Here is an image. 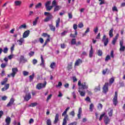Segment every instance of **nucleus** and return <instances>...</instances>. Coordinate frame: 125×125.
<instances>
[{
  "label": "nucleus",
  "instance_id": "nucleus-1",
  "mask_svg": "<svg viewBox=\"0 0 125 125\" xmlns=\"http://www.w3.org/2000/svg\"><path fill=\"white\" fill-rule=\"evenodd\" d=\"M70 109V107H68L65 111L62 113V117H64L63 119V122L62 125H67V120H68V116L67 115V112L68 110Z\"/></svg>",
  "mask_w": 125,
  "mask_h": 125
},
{
  "label": "nucleus",
  "instance_id": "nucleus-2",
  "mask_svg": "<svg viewBox=\"0 0 125 125\" xmlns=\"http://www.w3.org/2000/svg\"><path fill=\"white\" fill-rule=\"evenodd\" d=\"M52 5H53V7L54 8V12H57V11H59L60 9H61V6L57 5V2L56 0H53L52 2Z\"/></svg>",
  "mask_w": 125,
  "mask_h": 125
},
{
  "label": "nucleus",
  "instance_id": "nucleus-3",
  "mask_svg": "<svg viewBox=\"0 0 125 125\" xmlns=\"http://www.w3.org/2000/svg\"><path fill=\"white\" fill-rule=\"evenodd\" d=\"M44 15L47 16L44 20V22H48V21H50V20L53 19V16L51 13L45 12L44 13Z\"/></svg>",
  "mask_w": 125,
  "mask_h": 125
},
{
  "label": "nucleus",
  "instance_id": "nucleus-4",
  "mask_svg": "<svg viewBox=\"0 0 125 125\" xmlns=\"http://www.w3.org/2000/svg\"><path fill=\"white\" fill-rule=\"evenodd\" d=\"M50 4H51V1L50 0L47 1L45 3V7L47 11H50L53 8V5H50Z\"/></svg>",
  "mask_w": 125,
  "mask_h": 125
},
{
  "label": "nucleus",
  "instance_id": "nucleus-5",
  "mask_svg": "<svg viewBox=\"0 0 125 125\" xmlns=\"http://www.w3.org/2000/svg\"><path fill=\"white\" fill-rule=\"evenodd\" d=\"M78 85L81 88V89H87L88 86L86 85L85 83H82L81 80L78 81Z\"/></svg>",
  "mask_w": 125,
  "mask_h": 125
},
{
  "label": "nucleus",
  "instance_id": "nucleus-6",
  "mask_svg": "<svg viewBox=\"0 0 125 125\" xmlns=\"http://www.w3.org/2000/svg\"><path fill=\"white\" fill-rule=\"evenodd\" d=\"M46 83H47L46 81H44V83H39L36 85V88L37 89H38L39 90L42 89V88H44L45 86H46Z\"/></svg>",
  "mask_w": 125,
  "mask_h": 125
},
{
  "label": "nucleus",
  "instance_id": "nucleus-7",
  "mask_svg": "<svg viewBox=\"0 0 125 125\" xmlns=\"http://www.w3.org/2000/svg\"><path fill=\"white\" fill-rule=\"evenodd\" d=\"M12 73L7 75L8 78H10V77L14 78V77H15V75H16V74H17V72H18V69L17 68H13L12 69Z\"/></svg>",
  "mask_w": 125,
  "mask_h": 125
},
{
  "label": "nucleus",
  "instance_id": "nucleus-8",
  "mask_svg": "<svg viewBox=\"0 0 125 125\" xmlns=\"http://www.w3.org/2000/svg\"><path fill=\"white\" fill-rule=\"evenodd\" d=\"M102 42L104 43V46H107L109 43V38H107L106 35H104L102 39Z\"/></svg>",
  "mask_w": 125,
  "mask_h": 125
},
{
  "label": "nucleus",
  "instance_id": "nucleus-9",
  "mask_svg": "<svg viewBox=\"0 0 125 125\" xmlns=\"http://www.w3.org/2000/svg\"><path fill=\"white\" fill-rule=\"evenodd\" d=\"M113 102L115 106H117V104H118V92L117 91L115 92L114 97L113 99Z\"/></svg>",
  "mask_w": 125,
  "mask_h": 125
},
{
  "label": "nucleus",
  "instance_id": "nucleus-10",
  "mask_svg": "<svg viewBox=\"0 0 125 125\" xmlns=\"http://www.w3.org/2000/svg\"><path fill=\"white\" fill-rule=\"evenodd\" d=\"M108 88H109V83H105L103 88L104 93H107V92H108Z\"/></svg>",
  "mask_w": 125,
  "mask_h": 125
},
{
  "label": "nucleus",
  "instance_id": "nucleus-11",
  "mask_svg": "<svg viewBox=\"0 0 125 125\" xmlns=\"http://www.w3.org/2000/svg\"><path fill=\"white\" fill-rule=\"evenodd\" d=\"M120 51H125V46H124V41H120Z\"/></svg>",
  "mask_w": 125,
  "mask_h": 125
},
{
  "label": "nucleus",
  "instance_id": "nucleus-12",
  "mask_svg": "<svg viewBox=\"0 0 125 125\" xmlns=\"http://www.w3.org/2000/svg\"><path fill=\"white\" fill-rule=\"evenodd\" d=\"M104 122L105 125H109V124H110V119H109V117H108L107 116H105L104 117Z\"/></svg>",
  "mask_w": 125,
  "mask_h": 125
},
{
  "label": "nucleus",
  "instance_id": "nucleus-13",
  "mask_svg": "<svg viewBox=\"0 0 125 125\" xmlns=\"http://www.w3.org/2000/svg\"><path fill=\"white\" fill-rule=\"evenodd\" d=\"M14 101H15V100L13 98H11L9 102L7 104V107H10L11 106H12L13 105V104L14 103Z\"/></svg>",
  "mask_w": 125,
  "mask_h": 125
},
{
  "label": "nucleus",
  "instance_id": "nucleus-14",
  "mask_svg": "<svg viewBox=\"0 0 125 125\" xmlns=\"http://www.w3.org/2000/svg\"><path fill=\"white\" fill-rule=\"evenodd\" d=\"M59 121V114L57 113L56 114L55 117V120L54 121L53 124L54 125H56Z\"/></svg>",
  "mask_w": 125,
  "mask_h": 125
},
{
  "label": "nucleus",
  "instance_id": "nucleus-15",
  "mask_svg": "<svg viewBox=\"0 0 125 125\" xmlns=\"http://www.w3.org/2000/svg\"><path fill=\"white\" fill-rule=\"evenodd\" d=\"M31 98H32V96H31V94L29 93L25 95V97H24V100H25V101H29Z\"/></svg>",
  "mask_w": 125,
  "mask_h": 125
},
{
  "label": "nucleus",
  "instance_id": "nucleus-16",
  "mask_svg": "<svg viewBox=\"0 0 125 125\" xmlns=\"http://www.w3.org/2000/svg\"><path fill=\"white\" fill-rule=\"evenodd\" d=\"M82 63H83V60L81 59H78L76 61L74 66H75V67L77 66H80V64H82Z\"/></svg>",
  "mask_w": 125,
  "mask_h": 125
},
{
  "label": "nucleus",
  "instance_id": "nucleus-17",
  "mask_svg": "<svg viewBox=\"0 0 125 125\" xmlns=\"http://www.w3.org/2000/svg\"><path fill=\"white\" fill-rule=\"evenodd\" d=\"M29 35H30V31L27 30L23 33V34L22 35V38L23 39L28 38V37H29Z\"/></svg>",
  "mask_w": 125,
  "mask_h": 125
},
{
  "label": "nucleus",
  "instance_id": "nucleus-18",
  "mask_svg": "<svg viewBox=\"0 0 125 125\" xmlns=\"http://www.w3.org/2000/svg\"><path fill=\"white\" fill-rule=\"evenodd\" d=\"M78 92H79L81 96H82V97L85 96V91L81 90V87H79Z\"/></svg>",
  "mask_w": 125,
  "mask_h": 125
},
{
  "label": "nucleus",
  "instance_id": "nucleus-19",
  "mask_svg": "<svg viewBox=\"0 0 125 125\" xmlns=\"http://www.w3.org/2000/svg\"><path fill=\"white\" fill-rule=\"evenodd\" d=\"M10 84L9 83H7L5 85L4 87L1 88V91H5V90H7L8 88H9Z\"/></svg>",
  "mask_w": 125,
  "mask_h": 125
},
{
  "label": "nucleus",
  "instance_id": "nucleus-20",
  "mask_svg": "<svg viewBox=\"0 0 125 125\" xmlns=\"http://www.w3.org/2000/svg\"><path fill=\"white\" fill-rule=\"evenodd\" d=\"M15 6H20L22 4V1L20 0H16L14 1Z\"/></svg>",
  "mask_w": 125,
  "mask_h": 125
},
{
  "label": "nucleus",
  "instance_id": "nucleus-21",
  "mask_svg": "<svg viewBox=\"0 0 125 125\" xmlns=\"http://www.w3.org/2000/svg\"><path fill=\"white\" fill-rule=\"evenodd\" d=\"M93 55V48H92V46H91V48L89 53V57H90V58H91Z\"/></svg>",
  "mask_w": 125,
  "mask_h": 125
},
{
  "label": "nucleus",
  "instance_id": "nucleus-22",
  "mask_svg": "<svg viewBox=\"0 0 125 125\" xmlns=\"http://www.w3.org/2000/svg\"><path fill=\"white\" fill-rule=\"evenodd\" d=\"M24 38H21L17 41V42H18L19 45H22V44H23V42H24Z\"/></svg>",
  "mask_w": 125,
  "mask_h": 125
},
{
  "label": "nucleus",
  "instance_id": "nucleus-23",
  "mask_svg": "<svg viewBox=\"0 0 125 125\" xmlns=\"http://www.w3.org/2000/svg\"><path fill=\"white\" fill-rule=\"evenodd\" d=\"M67 69L69 71V70H72L73 69V62H71L68 64L67 66Z\"/></svg>",
  "mask_w": 125,
  "mask_h": 125
},
{
  "label": "nucleus",
  "instance_id": "nucleus-24",
  "mask_svg": "<svg viewBox=\"0 0 125 125\" xmlns=\"http://www.w3.org/2000/svg\"><path fill=\"white\" fill-rule=\"evenodd\" d=\"M49 27L50 29L52 31V32H55V26L54 25H53V24H49Z\"/></svg>",
  "mask_w": 125,
  "mask_h": 125
},
{
  "label": "nucleus",
  "instance_id": "nucleus-25",
  "mask_svg": "<svg viewBox=\"0 0 125 125\" xmlns=\"http://www.w3.org/2000/svg\"><path fill=\"white\" fill-rule=\"evenodd\" d=\"M82 107H80L79 108L78 114L77 115V117L79 119H81V115H82Z\"/></svg>",
  "mask_w": 125,
  "mask_h": 125
},
{
  "label": "nucleus",
  "instance_id": "nucleus-26",
  "mask_svg": "<svg viewBox=\"0 0 125 125\" xmlns=\"http://www.w3.org/2000/svg\"><path fill=\"white\" fill-rule=\"evenodd\" d=\"M114 32V29L111 28V30H109V36L110 38H113L114 37V34H113Z\"/></svg>",
  "mask_w": 125,
  "mask_h": 125
},
{
  "label": "nucleus",
  "instance_id": "nucleus-27",
  "mask_svg": "<svg viewBox=\"0 0 125 125\" xmlns=\"http://www.w3.org/2000/svg\"><path fill=\"white\" fill-rule=\"evenodd\" d=\"M60 24V18H58L56 21V28H58L59 27V24Z\"/></svg>",
  "mask_w": 125,
  "mask_h": 125
},
{
  "label": "nucleus",
  "instance_id": "nucleus-28",
  "mask_svg": "<svg viewBox=\"0 0 125 125\" xmlns=\"http://www.w3.org/2000/svg\"><path fill=\"white\" fill-rule=\"evenodd\" d=\"M41 63H40V66H42V67L44 66V60H43V57H42V55H41Z\"/></svg>",
  "mask_w": 125,
  "mask_h": 125
},
{
  "label": "nucleus",
  "instance_id": "nucleus-29",
  "mask_svg": "<svg viewBox=\"0 0 125 125\" xmlns=\"http://www.w3.org/2000/svg\"><path fill=\"white\" fill-rule=\"evenodd\" d=\"M20 59L21 62H27V59H25L24 56H21L20 57Z\"/></svg>",
  "mask_w": 125,
  "mask_h": 125
},
{
  "label": "nucleus",
  "instance_id": "nucleus-30",
  "mask_svg": "<svg viewBox=\"0 0 125 125\" xmlns=\"http://www.w3.org/2000/svg\"><path fill=\"white\" fill-rule=\"evenodd\" d=\"M55 67H56V63L54 62H52L50 65V68H51V69H54Z\"/></svg>",
  "mask_w": 125,
  "mask_h": 125
},
{
  "label": "nucleus",
  "instance_id": "nucleus-31",
  "mask_svg": "<svg viewBox=\"0 0 125 125\" xmlns=\"http://www.w3.org/2000/svg\"><path fill=\"white\" fill-rule=\"evenodd\" d=\"M8 81V79L7 78H5L4 80L1 82V85H3L6 84V83H7V81Z\"/></svg>",
  "mask_w": 125,
  "mask_h": 125
},
{
  "label": "nucleus",
  "instance_id": "nucleus-32",
  "mask_svg": "<svg viewBox=\"0 0 125 125\" xmlns=\"http://www.w3.org/2000/svg\"><path fill=\"white\" fill-rule=\"evenodd\" d=\"M77 41H76V39H72L71 41V45H74L76 44Z\"/></svg>",
  "mask_w": 125,
  "mask_h": 125
},
{
  "label": "nucleus",
  "instance_id": "nucleus-33",
  "mask_svg": "<svg viewBox=\"0 0 125 125\" xmlns=\"http://www.w3.org/2000/svg\"><path fill=\"white\" fill-rule=\"evenodd\" d=\"M27 28V25L26 24H23L19 26V29L21 30V29H26Z\"/></svg>",
  "mask_w": 125,
  "mask_h": 125
},
{
  "label": "nucleus",
  "instance_id": "nucleus-34",
  "mask_svg": "<svg viewBox=\"0 0 125 125\" xmlns=\"http://www.w3.org/2000/svg\"><path fill=\"white\" fill-rule=\"evenodd\" d=\"M93 108H94V105H93V104H91L89 105V110L90 112L93 111Z\"/></svg>",
  "mask_w": 125,
  "mask_h": 125
},
{
  "label": "nucleus",
  "instance_id": "nucleus-35",
  "mask_svg": "<svg viewBox=\"0 0 125 125\" xmlns=\"http://www.w3.org/2000/svg\"><path fill=\"white\" fill-rule=\"evenodd\" d=\"M34 78H35V73H33L32 75L29 76V81L32 82L34 80Z\"/></svg>",
  "mask_w": 125,
  "mask_h": 125
},
{
  "label": "nucleus",
  "instance_id": "nucleus-36",
  "mask_svg": "<svg viewBox=\"0 0 125 125\" xmlns=\"http://www.w3.org/2000/svg\"><path fill=\"white\" fill-rule=\"evenodd\" d=\"M97 54L98 56H102V55H103V52H102V50L100 49L98 50Z\"/></svg>",
  "mask_w": 125,
  "mask_h": 125
},
{
  "label": "nucleus",
  "instance_id": "nucleus-37",
  "mask_svg": "<svg viewBox=\"0 0 125 125\" xmlns=\"http://www.w3.org/2000/svg\"><path fill=\"white\" fill-rule=\"evenodd\" d=\"M100 89H101L100 85H99L98 86L95 88L94 91L96 92H97V91H100Z\"/></svg>",
  "mask_w": 125,
  "mask_h": 125
},
{
  "label": "nucleus",
  "instance_id": "nucleus-38",
  "mask_svg": "<svg viewBox=\"0 0 125 125\" xmlns=\"http://www.w3.org/2000/svg\"><path fill=\"white\" fill-rule=\"evenodd\" d=\"M39 17H37L35 21H33V26H36V25H37V23H38V21L39 20Z\"/></svg>",
  "mask_w": 125,
  "mask_h": 125
},
{
  "label": "nucleus",
  "instance_id": "nucleus-39",
  "mask_svg": "<svg viewBox=\"0 0 125 125\" xmlns=\"http://www.w3.org/2000/svg\"><path fill=\"white\" fill-rule=\"evenodd\" d=\"M42 37H44V38H46V37L47 38H50V35L47 34V33H43L42 34Z\"/></svg>",
  "mask_w": 125,
  "mask_h": 125
},
{
  "label": "nucleus",
  "instance_id": "nucleus-40",
  "mask_svg": "<svg viewBox=\"0 0 125 125\" xmlns=\"http://www.w3.org/2000/svg\"><path fill=\"white\" fill-rule=\"evenodd\" d=\"M115 82V78L114 77H112L109 79V84H112Z\"/></svg>",
  "mask_w": 125,
  "mask_h": 125
},
{
  "label": "nucleus",
  "instance_id": "nucleus-41",
  "mask_svg": "<svg viewBox=\"0 0 125 125\" xmlns=\"http://www.w3.org/2000/svg\"><path fill=\"white\" fill-rule=\"evenodd\" d=\"M42 7V3H38L35 6V8H41Z\"/></svg>",
  "mask_w": 125,
  "mask_h": 125
},
{
  "label": "nucleus",
  "instance_id": "nucleus-42",
  "mask_svg": "<svg viewBox=\"0 0 125 125\" xmlns=\"http://www.w3.org/2000/svg\"><path fill=\"white\" fill-rule=\"evenodd\" d=\"M2 51L5 54L7 53V52H8V48L7 47L4 48L3 50H2Z\"/></svg>",
  "mask_w": 125,
  "mask_h": 125
},
{
  "label": "nucleus",
  "instance_id": "nucleus-43",
  "mask_svg": "<svg viewBox=\"0 0 125 125\" xmlns=\"http://www.w3.org/2000/svg\"><path fill=\"white\" fill-rule=\"evenodd\" d=\"M78 28L80 29H82V28H83V22H80L78 24Z\"/></svg>",
  "mask_w": 125,
  "mask_h": 125
},
{
  "label": "nucleus",
  "instance_id": "nucleus-44",
  "mask_svg": "<svg viewBox=\"0 0 125 125\" xmlns=\"http://www.w3.org/2000/svg\"><path fill=\"white\" fill-rule=\"evenodd\" d=\"M103 108V105L101 104H99L98 105V109L99 110H101Z\"/></svg>",
  "mask_w": 125,
  "mask_h": 125
},
{
  "label": "nucleus",
  "instance_id": "nucleus-45",
  "mask_svg": "<svg viewBox=\"0 0 125 125\" xmlns=\"http://www.w3.org/2000/svg\"><path fill=\"white\" fill-rule=\"evenodd\" d=\"M112 11H115L116 12H118L119 10H118V8L116 7V6H114L112 7Z\"/></svg>",
  "mask_w": 125,
  "mask_h": 125
},
{
  "label": "nucleus",
  "instance_id": "nucleus-46",
  "mask_svg": "<svg viewBox=\"0 0 125 125\" xmlns=\"http://www.w3.org/2000/svg\"><path fill=\"white\" fill-rule=\"evenodd\" d=\"M108 60H111V57H110L109 55L106 56V57H105V62L108 61Z\"/></svg>",
  "mask_w": 125,
  "mask_h": 125
},
{
  "label": "nucleus",
  "instance_id": "nucleus-47",
  "mask_svg": "<svg viewBox=\"0 0 125 125\" xmlns=\"http://www.w3.org/2000/svg\"><path fill=\"white\" fill-rule=\"evenodd\" d=\"M105 113H103V114L101 115L100 118H99V121H102V119H103V117H105Z\"/></svg>",
  "mask_w": 125,
  "mask_h": 125
},
{
  "label": "nucleus",
  "instance_id": "nucleus-48",
  "mask_svg": "<svg viewBox=\"0 0 125 125\" xmlns=\"http://www.w3.org/2000/svg\"><path fill=\"white\" fill-rule=\"evenodd\" d=\"M68 17L69 19H72V18H73V14H72V13H68Z\"/></svg>",
  "mask_w": 125,
  "mask_h": 125
},
{
  "label": "nucleus",
  "instance_id": "nucleus-49",
  "mask_svg": "<svg viewBox=\"0 0 125 125\" xmlns=\"http://www.w3.org/2000/svg\"><path fill=\"white\" fill-rule=\"evenodd\" d=\"M47 125H51V120L50 119H47L46 121Z\"/></svg>",
  "mask_w": 125,
  "mask_h": 125
},
{
  "label": "nucleus",
  "instance_id": "nucleus-50",
  "mask_svg": "<svg viewBox=\"0 0 125 125\" xmlns=\"http://www.w3.org/2000/svg\"><path fill=\"white\" fill-rule=\"evenodd\" d=\"M34 55H35V52L31 51L29 53V56L30 57H32V56H34Z\"/></svg>",
  "mask_w": 125,
  "mask_h": 125
},
{
  "label": "nucleus",
  "instance_id": "nucleus-51",
  "mask_svg": "<svg viewBox=\"0 0 125 125\" xmlns=\"http://www.w3.org/2000/svg\"><path fill=\"white\" fill-rule=\"evenodd\" d=\"M23 76H24V77H26V76H28V75H29V72L26 71H23Z\"/></svg>",
  "mask_w": 125,
  "mask_h": 125
},
{
  "label": "nucleus",
  "instance_id": "nucleus-52",
  "mask_svg": "<svg viewBox=\"0 0 125 125\" xmlns=\"http://www.w3.org/2000/svg\"><path fill=\"white\" fill-rule=\"evenodd\" d=\"M99 1H101L99 4L100 5H102V4L105 3V1L104 0H99Z\"/></svg>",
  "mask_w": 125,
  "mask_h": 125
},
{
  "label": "nucleus",
  "instance_id": "nucleus-53",
  "mask_svg": "<svg viewBox=\"0 0 125 125\" xmlns=\"http://www.w3.org/2000/svg\"><path fill=\"white\" fill-rule=\"evenodd\" d=\"M73 29L75 31H77V29H78V25L77 24H73Z\"/></svg>",
  "mask_w": 125,
  "mask_h": 125
},
{
  "label": "nucleus",
  "instance_id": "nucleus-54",
  "mask_svg": "<svg viewBox=\"0 0 125 125\" xmlns=\"http://www.w3.org/2000/svg\"><path fill=\"white\" fill-rule=\"evenodd\" d=\"M38 105V103H32L31 105H30L31 107H36V106Z\"/></svg>",
  "mask_w": 125,
  "mask_h": 125
},
{
  "label": "nucleus",
  "instance_id": "nucleus-55",
  "mask_svg": "<svg viewBox=\"0 0 125 125\" xmlns=\"http://www.w3.org/2000/svg\"><path fill=\"white\" fill-rule=\"evenodd\" d=\"M108 116L109 117H112V116H113V109H111L108 113Z\"/></svg>",
  "mask_w": 125,
  "mask_h": 125
},
{
  "label": "nucleus",
  "instance_id": "nucleus-56",
  "mask_svg": "<svg viewBox=\"0 0 125 125\" xmlns=\"http://www.w3.org/2000/svg\"><path fill=\"white\" fill-rule=\"evenodd\" d=\"M110 57H111V58H114V57L113 50H112L110 52Z\"/></svg>",
  "mask_w": 125,
  "mask_h": 125
},
{
  "label": "nucleus",
  "instance_id": "nucleus-57",
  "mask_svg": "<svg viewBox=\"0 0 125 125\" xmlns=\"http://www.w3.org/2000/svg\"><path fill=\"white\" fill-rule=\"evenodd\" d=\"M32 63H33V65H36V64H37V63H38V61L36 59H33L32 61Z\"/></svg>",
  "mask_w": 125,
  "mask_h": 125
},
{
  "label": "nucleus",
  "instance_id": "nucleus-58",
  "mask_svg": "<svg viewBox=\"0 0 125 125\" xmlns=\"http://www.w3.org/2000/svg\"><path fill=\"white\" fill-rule=\"evenodd\" d=\"M94 32L95 34H97V33L98 32V27L96 26L94 29Z\"/></svg>",
  "mask_w": 125,
  "mask_h": 125
},
{
  "label": "nucleus",
  "instance_id": "nucleus-59",
  "mask_svg": "<svg viewBox=\"0 0 125 125\" xmlns=\"http://www.w3.org/2000/svg\"><path fill=\"white\" fill-rule=\"evenodd\" d=\"M69 114L72 116V117H75V111H72L71 112H70Z\"/></svg>",
  "mask_w": 125,
  "mask_h": 125
},
{
  "label": "nucleus",
  "instance_id": "nucleus-60",
  "mask_svg": "<svg viewBox=\"0 0 125 125\" xmlns=\"http://www.w3.org/2000/svg\"><path fill=\"white\" fill-rule=\"evenodd\" d=\"M116 42H117V40L113 38V39L112 41V44H113V45H115V44H116Z\"/></svg>",
  "mask_w": 125,
  "mask_h": 125
},
{
  "label": "nucleus",
  "instance_id": "nucleus-61",
  "mask_svg": "<svg viewBox=\"0 0 125 125\" xmlns=\"http://www.w3.org/2000/svg\"><path fill=\"white\" fill-rule=\"evenodd\" d=\"M85 101H87L88 102H91L90 98H89V97H87L85 98Z\"/></svg>",
  "mask_w": 125,
  "mask_h": 125
},
{
  "label": "nucleus",
  "instance_id": "nucleus-62",
  "mask_svg": "<svg viewBox=\"0 0 125 125\" xmlns=\"http://www.w3.org/2000/svg\"><path fill=\"white\" fill-rule=\"evenodd\" d=\"M65 44L64 43H62L61 44V48L62 49H64L65 48Z\"/></svg>",
  "mask_w": 125,
  "mask_h": 125
},
{
  "label": "nucleus",
  "instance_id": "nucleus-63",
  "mask_svg": "<svg viewBox=\"0 0 125 125\" xmlns=\"http://www.w3.org/2000/svg\"><path fill=\"white\" fill-rule=\"evenodd\" d=\"M6 66V64H5V63H2L1 64V68H5Z\"/></svg>",
  "mask_w": 125,
  "mask_h": 125
},
{
  "label": "nucleus",
  "instance_id": "nucleus-64",
  "mask_svg": "<svg viewBox=\"0 0 125 125\" xmlns=\"http://www.w3.org/2000/svg\"><path fill=\"white\" fill-rule=\"evenodd\" d=\"M68 125H77V122H73V123H70Z\"/></svg>",
  "mask_w": 125,
  "mask_h": 125
}]
</instances>
